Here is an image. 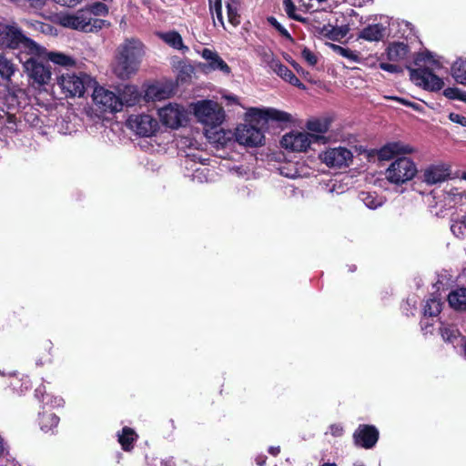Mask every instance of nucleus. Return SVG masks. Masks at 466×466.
<instances>
[{"label":"nucleus","mask_w":466,"mask_h":466,"mask_svg":"<svg viewBox=\"0 0 466 466\" xmlns=\"http://www.w3.org/2000/svg\"><path fill=\"white\" fill-rule=\"evenodd\" d=\"M449 119L461 127H466V117L462 115L451 112L449 114Z\"/></svg>","instance_id":"3c124183"},{"label":"nucleus","mask_w":466,"mask_h":466,"mask_svg":"<svg viewBox=\"0 0 466 466\" xmlns=\"http://www.w3.org/2000/svg\"><path fill=\"white\" fill-rule=\"evenodd\" d=\"M16 71L15 65L3 54H0V76L5 80H10Z\"/></svg>","instance_id":"72a5a7b5"},{"label":"nucleus","mask_w":466,"mask_h":466,"mask_svg":"<svg viewBox=\"0 0 466 466\" xmlns=\"http://www.w3.org/2000/svg\"><path fill=\"white\" fill-rule=\"evenodd\" d=\"M353 439L357 446L370 449L378 441L379 431L373 425L361 424L355 431Z\"/></svg>","instance_id":"f3484780"},{"label":"nucleus","mask_w":466,"mask_h":466,"mask_svg":"<svg viewBox=\"0 0 466 466\" xmlns=\"http://www.w3.org/2000/svg\"><path fill=\"white\" fill-rule=\"evenodd\" d=\"M331 47L337 54L350 61L356 62L359 60V55L355 51L334 44L331 45Z\"/></svg>","instance_id":"79ce46f5"},{"label":"nucleus","mask_w":466,"mask_h":466,"mask_svg":"<svg viewBox=\"0 0 466 466\" xmlns=\"http://www.w3.org/2000/svg\"><path fill=\"white\" fill-rule=\"evenodd\" d=\"M461 349L463 351L464 356L466 357V340H465V342L463 343V345L461 346Z\"/></svg>","instance_id":"338daca9"},{"label":"nucleus","mask_w":466,"mask_h":466,"mask_svg":"<svg viewBox=\"0 0 466 466\" xmlns=\"http://www.w3.org/2000/svg\"><path fill=\"white\" fill-rule=\"evenodd\" d=\"M451 231L458 238H466V224L463 223V217L451 222Z\"/></svg>","instance_id":"ea45409f"},{"label":"nucleus","mask_w":466,"mask_h":466,"mask_svg":"<svg viewBox=\"0 0 466 466\" xmlns=\"http://www.w3.org/2000/svg\"><path fill=\"white\" fill-rule=\"evenodd\" d=\"M292 66L296 69V71L298 73L303 74V69H302V67L299 64L294 62V63H292Z\"/></svg>","instance_id":"e2e57ef3"},{"label":"nucleus","mask_w":466,"mask_h":466,"mask_svg":"<svg viewBox=\"0 0 466 466\" xmlns=\"http://www.w3.org/2000/svg\"><path fill=\"white\" fill-rule=\"evenodd\" d=\"M19 129V124L15 116L7 113L0 114V134L5 137L15 135Z\"/></svg>","instance_id":"5701e85b"},{"label":"nucleus","mask_w":466,"mask_h":466,"mask_svg":"<svg viewBox=\"0 0 466 466\" xmlns=\"http://www.w3.org/2000/svg\"><path fill=\"white\" fill-rule=\"evenodd\" d=\"M269 66L270 68L285 81L302 89L305 88V86L299 81L294 73L279 60H271Z\"/></svg>","instance_id":"412c9836"},{"label":"nucleus","mask_w":466,"mask_h":466,"mask_svg":"<svg viewBox=\"0 0 466 466\" xmlns=\"http://www.w3.org/2000/svg\"><path fill=\"white\" fill-rule=\"evenodd\" d=\"M451 176V167L447 164H435L423 171V181L428 185H435L447 180Z\"/></svg>","instance_id":"a211bd4d"},{"label":"nucleus","mask_w":466,"mask_h":466,"mask_svg":"<svg viewBox=\"0 0 466 466\" xmlns=\"http://www.w3.org/2000/svg\"><path fill=\"white\" fill-rule=\"evenodd\" d=\"M56 4H59L64 6L73 7L77 5L83 0H54Z\"/></svg>","instance_id":"4d7b16f0"},{"label":"nucleus","mask_w":466,"mask_h":466,"mask_svg":"<svg viewBox=\"0 0 466 466\" xmlns=\"http://www.w3.org/2000/svg\"><path fill=\"white\" fill-rule=\"evenodd\" d=\"M266 460H267V457L266 456H258L257 459H256V461H257V464L258 466H264L265 463H266Z\"/></svg>","instance_id":"680f3d73"},{"label":"nucleus","mask_w":466,"mask_h":466,"mask_svg":"<svg viewBox=\"0 0 466 466\" xmlns=\"http://www.w3.org/2000/svg\"><path fill=\"white\" fill-rule=\"evenodd\" d=\"M6 452V444L0 435V458Z\"/></svg>","instance_id":"052dcab7"},{"label":"nucleus","mask_w":466,"mask_h":466,"mask_svg":"<svg viewBox=\"0 0 466 466\" xmlns=\"http://www.w3.org/2000/svg\"><path fill=\"white\" fill-rule=\"evenodd\" d=\"M93 82L90 76L82 72H67L57 78V85L66 97H82Z\"/></svg>","instance_id":"0eeeda50"},{"label":"nucleus","mask_w":466,"mask_h":466,"mask_svg":"<svg viewBox=\"0 0 466 466\" xmlns=\"http://www.w3.org/2000/svg\"><path fill=\"white\" fill-rule=\"evenodd\" d=\"M46 48L42 56L28 54L30 56L23 62L25 70L29 77L39 86L47 84L51 79L50 68L42 62V60H46Z\"/></svg>","instance_id":"1a4fd4ad"},{"label":"nucleus","mask_w":466,"mask_h":466,"mask_svg":"<svg viewBox=\"0 0 466 466\" xmlns=\"http://www.w3.org/2000/svg\"><path fill=\"white\" fill-rule=\"evenodd\" d=\"M86 9L90 12V15L91 16H92V15H106L108 13V7L106 6V5H105L103 3H100V2H96V3L92 4V5H90Z\"/></svg>","instance_id":"c03bdc74"},{"label":"nucleus","mask_w":466,"mask_h":466,"mask_svg":"<svg viewBox=\"0 0 466 466\" xmlns=\"http://www.w3.org/2000/svg\"><path fill=\"white\" fill-rule=\"evenodd\" d=\"M283 5H284L285 12L290 18L299 21V22H303V23L306 22L305 18H303L300 15H296V5L292 2V0H283Z\"/></svg>","instance_id":"37998d69"},{"label":"nucleus","mask_w":466,"mask_h":466,"mask_svg":"<svg viewBox=\"0 0 466 466\" xmlns=\"http://www.w3.org/2000/svg\"><path fill=\"white\" fill-rule=\"evenodd\" d=\"M323 137L305 131H291L283 136L281 146L291 151L304 152L312 143L322 140Z\"/></svg>","instance_id":"9b49d317"},{"label":"nucleus","mask_w":466,"mask_h":466,"mask_svg":"<svg viewBox=\"0 0 466 466\" xmlns=\"http://www.w3.org/2000/svg\"><path fill=\"white\" fill-rule=\"evenodd\" d=\"M231 171H232V174L237 176L238 177H244L247 179H248L252 175L249 168L246 167H235L232 168Z\"/></svg>","instance_id":"49530a36"},{"label":"nucleus","mask_w":466,"mask_h":466,"mask_svg":"<svg viewBox=\"0 0 466 466\" xmlns=\"http://www.w3.org/2000/svg\"><path fill=\"white\" fill-rule=\"evenodd\" d=\"M360 198L364 205L370 209H375L379 207H381L384 202L382 197H380L375 193L370 192H362L360 195Z\"/></svg>","instance_id":"e433bc0d"},{"label":"nucleus","mask_w":466,"mask_h":466,"mask_svg":"<svg viewBox=\"0 0 466 466\" xmlns=\"http://www.w3.org/2000/svg\"><path fill=\"white\" fill-rule=\"evenodd\" d=\"M329 123L328 118H313L307 122L306 127L310 132L323 134L328 131Z\"/></svg>","instance_id":"f704fd0d"},{"label":"nucleus","mask_w":466,"mask_h":466,"mask_svg":"<svg viewBox=\"0 0 466 466\" xmlns=\"http://www.w3.org/2000/svg\"><path fill=\"white\" fill-rule=\"evenodd\" d=\"M330 434L335 437H339L343 434V427L340 424H332L329 427Z\"/></svg>","instance_id":"6e6d98bb"},{"label":"nucleus","mask_w":466,"mask_h":466,"mask_svg":"<svg viewBox=\"0 0 466 466\" xmlns=\"http://www.w3.org/2000/svg\"><path fill=\"white\" fill-rule=\"evenodd\" d=\"M101 20L94 19L86 8L61 18L63 26L84 32H93L94 29L101 28Z\"/></svg>","instance_id":"9d476101"},{"label":"nucleus","mask_w":466,"mask_h":466,"mask_svg":"<svg viewBox=\"0 0 466 466\" xmlns=\"http://www.w3.org/2000/svg\"><path fill=\"white\" fill-rule=\"evenodd\" d=\"M303 59L310 66H315L318 62V58L313 52L309 48H304L301 52Z\"/></svg>","instance_id":"de8ad7c7"},{"label":"nucleus","mask_w":466,"mask_h":466,"mask_svg":"<svg viewBox=\"0 0 466 466\" xmlns=\"http://www.w3.org/2000/svg\"><path fill=\"white\" fill-rule=\"evenodd\" d=\"M245 120L248 123L237 127L235 140L240 145L255 147L263 144L265 137L262 130L254 124L264 125L269 121L288 123L292 120V116L273 107H250L245 114Z\"/></svg>","instance_id":"f257e3e1"},{"label":"nucleus","mask_w":466,"mask_h":466,"mask_svg":"<svg viewBox=\"0 0 466 466\" xmlns=\"http://www.w3.org/2000/svg\"><path fill=\"white\" fill-rule=\"evenodd\" d=\"M209 10L218 22L225 27L222 15V0H209Z\"/></svg>","instance_id":"58836bf2"},{"label":"nucleus","mask_w":466,"mask_h":466,"mask_svg":"<svg viewBox=\"0 0 466 466\" xmlns=\"http://www.w3.org/2000/svg\"><path fill=\"white\" fill-rule=\"evenodd\" d=\"M198 54L206 63H199L198 68L205 74H208L213 71H220L225 75H229L231 70L228 65L220 57L218 52L209 48H203L198 51Z\"/></svg>","instance_id":"2eb2a0df"},{"label":"nucleus","mask_w":466,"mask_h":466,"mask_svg":"<svg viewBox=\"0 0 466 466\" xmlns=\"http://www.w3.org/2000/svg\"><path fill=\"white\" fill-rule=\"evenodd\" d=\"M268 21L276 30L279 32V34L282 36L289 40H292V37L290 34L288 32V30L284 26H282L281 24H279L275 17L270 16L268 18Z\"/></svg>","instance_id":"a18cd8bd"},{"label":"nucleus","mask_w":466,"mask_h":466,"mask_svg":"<svg viewBox=\"0 0 466 466\" xmlns=\"http://www.w3.org/2000/svg\"><path fill=\"white\" fill-rule=\"evenodd\" d=\"M387 26L381 23L369 25L359 34V37L367 41H380L386 34Z\"/></svg>","instance_id":"4be33fe9"},{"label":"nucleus","mask_w":466,"mask_h":466,"mask_svg":"<svg viewBox=\"0 0 466 466\" xmlns=\"http://www.w3.org/2000/svg\"><path fill=\"white\" fill-rule=\"evenodd\" d=\"M239 5L240 4L227 5L228 20L234 26L240 24Z\"/></svg>","instance_id":"a19ab883"},{"label":"nucleus","mask_w":466,"mask_h":466,"mask_svg":"<svg viewBox=\"0 0 466 466\" xmlns=\"http://www.w3.org/2000/svg\"><path fill=\"white\" fill-rule=\"evenodd\" d=\"M158 116L163 125L173 129L182 127L187 121V110L176 103H169L159 108Z\"/></svg>","instance_id":"ddd939ff"},{"label":"nucleus","mask_w":466,"mask_h":466,"mask_svg":"<svg viewBox=\"0 0 466 466\" xmlns=\"http://www.w3.org/2000/svg\"><path fill=\"white\" fill-rule=\"evenodd\" d=\"M430 317H425L420 320V327L424 334H432L433 332V323L430 320Z\"/></svg>","instance_id":"09e8293b"},{"label":"nucleus","mask_w":466,"mask_h":466,"mask_svg":"<svg viewBox=\"0 0 466 466\" xmlns=\"http://www.w3.org/2000/svg\"><path fill=\"white\" fill-rule=\"evenodd\" d=\"M409 51V46L406 44L396 42L388 46L387 56L390 61L398 62L406 59Z\"/></svg>","instance_id":"a878e982"},{"label":"nucleus","mask_w":466,"mask_h":466,"mask_svg":"<svg viewBox=\"0 0 466 466\" xmlns=\"http://www.w3.org/2000/svg\"><path fill=\"white\" fill-rule=\"evenodd\" d=\"M415 64L418 67L410 68V77L416 86L431 92L439 91L444 86L442 78L434 73L442 67V63L431 52L419 54Z\"/></svg>","instance_id":"7ed1b4c3"},{"label":"nucleus","mask_w":466,"mask_h":466,"mask_svg":"<svg viewBox=\"0 0 466 466\" xmlns=\"http://www.w3.org/2000/svg\"><path fill=\"white\" fill-rule=\"evenodd\" d=\"M208 158H204L198 154H188L185 159V167L187 169H191L192 180L198 181L199 183L208 181V176L210 173V169L208 167Z\"/></svg>","instance_id":"dca6fc26"},{"label":"nucleus","mask_w":466,"mask_h":466,"mask_svg":"<svg viewBox=\"0 0 466 466\" xmlns=\"http://www.w3.org/2000/svg\"><path fill=\"white\" fill-rule=\"evenodd\" d=\"M413 149L408 145L400 142H391L383 146L378 152V157L380 160H390L398 155L412 153Z\"/></svg>","instance_id":"aec40b11"},{"label":"nucleus","mask_w":466,"mask_h":466,"mask_svg":"<svg viewBox=\"0 0 466 466\" xmlns=\"http://www.w3.org/2000/svg\"><path fill=\"white\" fill-rule=\"evenodd\" d=\"M40 429L45 432L52 431L59 423V418L54 413H40L39 414Z\"/></svg>","instance_id":"2f4dec72"},{"label":"nucleus","mask_w":466,"mask_h":466,"mask_svg":"<svg viewBox=\"0 0 466 466\" xmlns=\"http://www.w3.org/2000/svg\"><path fill=\"white\" fill-rule=\"evenodd\" d=\"M223 98L225 100H227L228 104H238V105H239L238 97L237 96H235V95H231V94L224 95Z\"/></svg>","instance_id":"13d9d810"},{"label":"nucleus","mask_w":466,"mask_h":466,"mask_svg":"<svg viewBox=\"0 0 466 466\" xmlns=\"http://www.w3.org/2000/svg\"><path fill=\"white\" fill-rule=\"evenodd\" d=\"M380 68L390 73H396L400 69L398 66L389 63H380Z\"/></svg>","instance_id":"5fc2aeb1"},{"label":"nucleus","mask_w":466,"mask_h":466,"mask_svg":"<svg viewBox=\"0 0 466 466\" xmlns=\"http://www.w3.org/2000/svg\"><path fill=\"white\" fill-rule=\"evenodd\" d=\"M22 380H23V383H22V385H21V388H20V389H18V388H17L16 382H14V381H12V382H11V386L13 387V389H14L15 390H16V391L20 392V393H22V392L24 391V389L26 390H28V389L30 388V386H31V385H30V381H29V380H28V378H27V377H25V378L22 379Z\"/></svg>","instance_id":"603ef678"},{"label":"nucleus","mask_w":466,"mask_h":466,"mask_svg":"<svg viewBox=\"0 0 466 466\" xmlns=\"http://www.w3.org/2000/svg\"><path fill=\"white\" fill-rule=\"evenodd\" d=\"M46 59L50 60L53 63L62 66H75V60L63 53L57 52H47L46 54Z\"/></svg>","instance_id":"c9c22d12"},{"label":"nucleus","mask_w":466,"mask_h":466,"mask_svg":"<svg viewBox=\"0 0 466 466\" xmlns=\"http://www.w3.org/2000/svg\"><path fill=\"white\" fill-rule=\"evenodd\" d=\"M177 69H178L177 79L181 82L189 81L195 72L193 66L184 63V62H180L178 64Z\"/></svg>","instance_id":"4c0bfd02"},{"label":"nucleus","mask_w":466,"mask_h":466,"mask_svg":"<svg viewBox=\"0 0 466 466\" xmlns=\"http://www.w3.org/2000/svg\"><path fill=\"white\" fill-rule=\"evenodd\" d=\"M389 98L396 100V101H398V102H400L402 105H405L407 106H410V107H412L416 111H421V109H422L420 105L413 103V102H410V101H408V100H406L404 98H400V97H397V96H390Z\"/></svg>","instance_id":"8fccbe9b"},{"label":"nucleus","mask_w":466,"mask_h":466,"mask_svg":"<svg viewBox=\"0 0 466 466\" xmlns=\"http://www.w3.org/2000/svg\"><path fill=\"white\" fill-rule=\"evenodd\" d=\"M208 137L212 143L225 147L234 140L235 132L220 128L215 131H208Z\"/></svg>","instance_id":"b1692460"},{"label":"nucleus","mask_w":466,"mask_h":466,"mask_svg":"<svg viewBox=\"0 0 466 466\" xmlns=\"http://www.w3.org/2000/svg\"><path fill=\"white\" fill-rule=\"evenodd\" d=\"M417 172V166L410 157H400L385 170V177L390 183L400 186L410 181Z\"/></svg>","instance_id":"6e6552de"},{"label":"nucleus","mask_w":466,"mask_h":466,"mask_svg":"<svg viewBox=\"0 0 466 466\" xmlns=\"http://www.w3.org/2000/svg\"><path fill=\"white\" fill-rule=\"evenodd\" d=\"M451 71L457 83L466 86V58H458L452 64Z\"/></svg>","instance_id":"c85d7f7f"},{"label":"nucleus","mask_w":466,"mask_h":466,"mask_svg":"<svg viewBox=\"0 0 466 466\" xmlns=\"http://www.w3.org/2000/svg\"><path fill=\"white\" fill-rule=\"evenodd\" d=\"M170 91L160 85L149 86L145 93V96L148 100H163L169 96Z\"/></svg>","instance_id":"7c9ffc66"},{"label":"nucleus","mask_w":466,"mask_h":466,"mask_svg":"<svg viewBox=\"0 0 466 466\" xmlns=\"http://www.w3.org/2000/svg\"><path fill=\"white\" fill-rule=\"evenodd\" d=\"M138 97L137 88L132 85L125 86L123 96L102 86H95L92 93L94 104L98 110L105 113L119 112L125 104L129 106H133Z\"/></svg>","instance_id":"20e7f679"},{"label":"nucleus","mask_w":466,"mask_h":466,"mask_svg":"<svg viewBox=\"0 0 466 466\" xmlns=\"http://www.w3.org/2000/svg\"><path fill=\"white\" fill-rule=\"evenodd\" d=\"M442 309V302L440 298L432 296L425 300L423 305V315L425 317H437Z\"/></svg>","instance_id":"c756f323"},{"label":"nucleus","mask_w":466,"mask_h":466,"mask_svg":"<svg viewBox=\"0 0 466 466\" xmlns=\"http://www.w3.org/2000/svg\"><path fill=\"white\" fill-rule=\"evenodd\" d=\"M160 38L169 46L177 50L186 52L188 47L184 45L181 35L176 31H169L159 34Z\"/></svg>","instance_id":"cd10ccee"},{"label":"nucleus","mask_w":466,"mask_h":466,"mask_svg":"<svg viewBox=\"0 0 466 466\" xmlns=\"http://www.w3.org/2000/svg\"><path fill=\"white\" fill-rule=\"evenodd\" d=\"M268 453L277 456L280 452V447L279 446H270L268 450Z\"/></svg>","instance_id":"bf43d9fd"},{"label":"nucleus","mask_w":466,"mask_h":466,"mask_svg":"<svg viewBox=\"0 0 466 466\" xmlns=\"http://www.w3.org/2000/svg\"><path fill=\"white\" fill-rule=\"evenodd\" d=\"M0 46L20 48L27 54L42 56L45 47L26 37L15 24L0 23Z\"/></svg>","instance_id":"39448f33"},{"label":"nucleus","mask_w":466,"mask_h":466,"mask_svg":"<svg viewBox=\"0 0 466 466\" xmlns=\"http://www.w3.org/2000/svg\"><path fill=\"white\" fill-rule=\"evenodd\" d=\"M353 466H365L363 462L357 461L353 464Z\"/></svg>","instance_id":"774afa93"},{"label":"nucleus","mask_w":466,"mask_h":466,"mask_svg":"<svg viewBox=\"0 0 466 466\" xmlns=\"http://www.w3.org/2000/svg\"><path fill=\"white\" fill-rule=\"evenodd\" d=\"M460 92L458 88L448 87L444 89L443 95L448 98H457L459 97Z\"/></svg>","instance_id":"864d4df0"},{"label":"nucleus","mask_w":466,"mask_h":466,"mask_svg":"<svg viewBox=\"0 0 466 466\" xmlns=\"http://www.w3.org/2000/svg\"><path fill=\"white\" fill-rule=\"evenodd\" d=\"M319 159L327 167L343 168L353 162V153L345 147H329L319 154Z\"/></svg>","instance_id":"f8f14e48"},{"label":"nucleus","mask_w":466,"mask_h":466,"mask_svg":"<svg viewBox=\"0 0 466 466\" xmlns=\"http://www.w3.org/2000/svg\"><path fill=\"white\" fill-rule=\"evenodd\" d=\"M450 194L452 195V196H460L461 198L463 196V194L461 192H459L456 188L454 189H451L450 191Z\"/></svg>","instance_id":"0e129e2a"},{"label":"nucleus","mask_w":466,"mask_h":466,"mask_svg":"<svg viewBox=\"0 0 466 466\" xmlns=\"http://www.w3.org/2000/svg\"><path fill=\"white\" fill-rule=\"evenodd\" d=\"M194 114L201 124L211 128L219 127L225 120L223 107L213 100H199L192 104Z\"/></svg>","instance_id":"423d86ee"},{"label":"nucleus","mask_w":466,"mask_h":466,"mask_svg":"<svg viewBox=\"0 0 466 466\" xmlns=\"http://www.w3.org/2000/svg\"><path fill=\"white\" fill-rule=\"evenodd\" d=\"M137 435L132 429L125 427L122 430V433L118 434V441L124 451H130L133 448V443L137 440Z\"/></svg>","instance_id":"473e14b6"},{"label":"nucleus","mask_w":466,"mask_h":466,"mask_svg":"<svg viewBox=\"0 0 466 466\" xmlns=\"http://www.w3.org/2000/svg\"><path fill=\"white\" fill-rule=\"evenodd\" d=\"M450 306L456 310L466 309V289L460 288L452 290L448 296Z\"/></svg>","instance_id":"bb28decb"},{"label":"nucleus","mask_w":466,"mask_h":466,"mask_svg":"<svg viewBox=\"0 0 466 466\" xmlns=\"http://www.w3.org/2000/svg\"><path fill=\"white\" fill-rule=\"evenodd\" d=\"M144 55V45L139 39H125L116 48L113 63L114 74L122 80L130 78L138 71Z\"/></svg>","instance_id":"f03ea898"},{"label":"nucleus","mask_w":466,"mask_h":466,"mask_svg":"<svg viewBox=\"0 0 466 466\" xmlns=\"http://www.w3.org/2000/svg\"><path fill=\"white\" fill-rule=\"evenodd\" d=\"M241 0H228L227 5H234V4H240Z\"/></svg>","instance_id":"69168bd1"},{"label":"nucleus","mask_w":466,"mask_h":466,"mask_svg":"<svg viewBox=\"0 0 466 466\" xmlns=\"http://www.w3.org/2000/svg\"><path fill=\"white\" fill-rule=\"evenodd\" d=\"M35 397L46 406H50L52 408L61 407L64 404V400L59 396H53L46 393V386H39L35 391Z\"/></svg>","instance_id":"393cba45"},{"label":"nucleus","mask_w":466,"mask_h":466,"mask_svg":"<svg viewBox=\"0 0 466 466\" xmlns=\"http://www.w3.org/2000/svg\"><path fill=\"white\" fill-rule=\"evenodd\" d=\"M440 335L444 342L451 344L454 349L461 348L466 340L455 326L443 322L440 326Z\"/></svg>","instance_id":"6ab92c4d"},{"label":"nucleus","mask_w":466,"mask_h":466,"mask_svg":"<svg viewBox=\"0 0 466 466\" xmlns=\"http://www.w3.org/2000/svg\"><path fill=\"white\" fill-rule=\"evenodd\" d=\"M128 127L141 137H151L158 129V122L150 115H132L127 119Z\"/></svg>","instance_id":"4468645a"}]
</instances>
